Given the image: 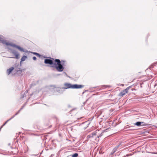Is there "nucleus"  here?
I'll return each mask as SVG.
<instances>
[{
	"instance_id": "nucleus-1",
	"label": "nucleus",
	"mask_w": 157,
	"mask_h": 157,
	"mask_svg": "<svg viewBox=\"0 0 157 157\" xmlns=\"http://www.w3.org/2000/svg\"><path fill=\"white\" fill-rule=\"evenodd\" d=\"M56 62L57 63H54L52 60L50 59H45L44 60V63L46 64H49L50 65H53L52 66V67L55 66V68L56 70L59 72L62 71L63 70V66L60 63V61L59 59H56L55 60Z\"/></svg>"
},
{
	"instance_id": "nucleus-2",
	"label": "nucleus",
	"mask_w": 157,
	"mask_h": 157,
	"mask_svg": "<svg viewBox=\"0 0 157 157\" xmlns=\"http://www.w3.org/2000/svg\"><path fill=\"white\" fill-rule=\"evenodd\" d=\"M0 42L4 44H5L6 45H10L14 48H16L19 50L23 52H27V51H25L23 48L21 47L20 46L17 45L15 44L12 43H9L6 42V40H3L2 38L0 37Z\"/></svg>"
},
{
	"instance_id": "nucleus-3",
	"label": "nucleus",
	"mask_w": 157,
	"mask_h": 157,
	"mask_svg": "<svg viewBox=\"0 0 157 157\" xmlns=\"http://www.w3.org/2000/svg\"><path fill=\"white\" fill-rule=\"evenodd\" d=\"M65 89L72 88L79 89L83 87L84 86L82 85H78L77 84L72 85L70 83H66L64 84Z\"/></svg>"
},
{
	"instance_id": "nucleus-4",
	"label": "nucleus",
	"mask_w": 157,
	"mask_h": 157,
	"mask_svg": "<svg viewBox=\"0 0 157 157\" xmlns=\"http://www.w3.org/2000/svg\"><path fill=\"white\" fill-rule=\"evenodd\" d=\"M97 132H94L90 134L87 136L88 138H91V140L94 141V140L96 141H99V138L101 137V136H96Z\"/></svg>"
},
{
	"instance_id": "nucleus-5",
	"label": "nucleus",
	"mask_w": 157,
	"mask_h": 157,
	"mask_svg": "<svg viewBox=\"0 0 157 157\" xmlns=\"http://www.w3.org/2000/svg\"><path fill=\"white\" fill-rule=\"evenodd\" d=\"M130 87V86L128 87H127L125 90L121 91L119 94V96H122L125 95L126 94H127L128 93V91Z\"/></svg>"
},
{
	"instance_id": "nucleus-6",
	"label": "nucleus",
	"mask_w": 157,
	"mask_h": 157,
	"mask_svg": "<svg viewBox=\"0 0 157 157\" xmlns=\"http://www.w3.org/2000/svg\"><path fill=\"white\" fill-rule=\"evenodd\" d=\"M14 68L13 67H11L8 69L7 71V73L8 75H9L13 70Z\"/></svg>"
},
{
	"instance_id": "nucleus-7",
	"label": "nucleus",
	"mask_w": 157,
	"mask_h": 157,
	"mask_svg": "<svg viewBox=\"0 0 157 157\" xmlns=\"http://www.w3.org/2000/svg\"><path fill=\"white\" fill-rule=\"evenodd\" d=\"M20 110L18 111V112L13 117L11 118L9 120H8L7 121H6V122L1 127L0 130L1 129V128L3 126H4V125H5V124L7 123V122L9 121L10 120V119H12L13 118L15 115H17L18 113L20 111Z\"/></svg>"
},
{
	"instance_id": "nucleus-8",
	"label": "nucleus",
	"mask_w": 157,
	"mask_h": 157,
	"mask_svg": "<svg viewBox=\"0 0 157 157\" xmlns=\"http://www.w3.org/2000/svg\"><path fill=\"white\" fill-rule=\"evenodd\" d=\"M11 52L12 53L14 54V55L18 53L17 51L14 50H11Z\"/></svg>"
},
{
	"instance_id": "nucleus-9",
	"label": "nucleus",
	"mask_w": 157,
	"mask_h": 157,
	"mask_svg": "<svg viewBox=\"0 0 157 157\" xmlns=\"http://www.w3.org/2000/svg\"><path fill=\"white\" fill-rule=\"evenodd\" d=\"M27 57L25 56H23L21 59V61L23 62L26 59Z\"/></svg>"
},
{
	"instance_id": "nucleus-10",
	"label": "nucleus",
	"mask_w": 157,
	"mask_h": 157,
	"mask_svg": "<svg viewBox=\"0 0 157 157\" xmlns=\"http://www.w3.org/2000/svg\"><path fill=\"white\" fill-rule=\"evenodd\" d=\"M141 124V122L138 121L135 123L134 125L138 126H140Z\"/></svg>"
},
{
	"instance_id": "nucleus-11",
	"label": "nucleus",
	"mask_w": 157,
	"mask_h": 157,
	"mask_svg": "<svg viewBox=\"0 0 157 157\" xmlns=\"http://www.w3.org/2000/svg\"><path fill=\"white\" fill-rule=\"evenodd\" d=\"M15 58H16V59H18L20 58L19 55V54H18H18H17L15 55Z\"/></svg>"
},
{
	"instance_id": "nucleus-12",
	"label": "nucleus",
	"mask_w": 157,
	"mask_h": 157,
	"mask_svg": "<svg viewBox=\"0 0 157 157\" xmlns=\"http://www.w3.org/2000/svg\"><path fill=\"white\" fill-rule=\"evenodd\" d=\"M147 124H146V123L143 122H141V124L140 126H145Z\"/></svg>"
},
{
	"instance_id": "nucleus-13",
	"label": "nucleus",
	"mask_w": 157,
	"mask_h": 157,
	"mask_svg": "<svg viewBox=\"0 0 157 157\" xmlns=\"http://www.w3.org/2000/svg\"><path fill=\"white\" fill-rule=\"evenodd\" d=\"M78 154L77 153H75L72 155V157H77L78 156Z\"/></svg>"
},
{
	"instance_id": "nucleus-14",
	"label": "nucleus",
	"mask_w": 157,
	"mask_h": 157,
	"mask_svg": "<svg viewBox=\"0 0 157 157\" xmlns=\"http://www.w3.org/2000/svg\"><path fill=\"white\" fill-rule=\"evenodd\" d=\"M120 144L118 145L117 146V147H115L114 149H113V150H114V152H115L117 149V148L120 145Z\"/></svg>"
},
{
	"instance_id": "nucleus-15",
	"label": "nucleus",
	"mask_w": 157,
	"mask_h": 157,
	"mask_svg": "<svg viewBox=\"0 0 157 157\" xmlns=\"http://www.w3.org/2000/svg\"><path fill=\"white\" fill-rule=\"evenodd\" d=\"M128 128H130V129H134L133 128V126H130Z\"/></svg>"
},
{
	"instance_id": "nucleus-16",
	"label": "nucleus",
	"mask_w": 157,
	"mask_h": 157,
	"mask_svg": "<svg viewBox=\"0 0 157 157\" xmlns=\"http://www.w3.org/2000/svg\"><path fill=\"white\" fill-rule=\"evenodd\" d=\"M33 54H34L36 55V56H40V55L37 53L34 52L33 53Z\"/></svg>"
},
{
	"instance_id": "nucleus-17",
	"label": "nucleus",
	"mask_w": 157,
	"mask_h": 157,
	"mask_svg": "<svg viewBox=\"0 0 157 157\" xmlns=\"http://www.w3.org/2000/svg\"><path fill=\"white\" fill-rule=\"evenodd\" d=\"M33 59L34 60H35L36 59V58L35 56L33 57Z\"/></svg>"
}]
</instances>
